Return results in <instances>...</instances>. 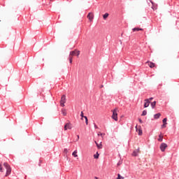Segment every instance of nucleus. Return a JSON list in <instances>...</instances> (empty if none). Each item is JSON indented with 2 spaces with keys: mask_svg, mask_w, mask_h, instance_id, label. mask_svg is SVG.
Wrapping results in <instances>:
<instances>
[{
  "mask_svg": "<svg viewBox=\"0 0 179 179\" xmlns=\"http://www.w3.org/2000/svg\"><path fill=\"white\" fill-rule=\"evenodd\" d=\"M149 104H150V101H149V99H145V103H144L145 108H148Z\"/></svg>",
  "mask_w": 179,
  "mask_h": 179,
  "instance_id": "9",
  "label": "nucleus"
},
{
  "mask_svg": "<svg viewBox=\"0 0 179 179\" xmlns=\"http://www.w3.org/2000/svg\"><path fill=\"white\" fill-rule=\"evenodd\" d=\"M95 179H99V178L98 177H95Z\"/></svg>",
  "mask_w": 179,
  "mask_h": 179,
  "instance_id": "34",
  "label": "nucleus"
},
{
  "mask_svg": "<svg viewBox=\"0 0 179 179\" xmlns=\"http://www.w3.org/2000/svg\"><path fill=\"white\" fill-rule=\"evenodd\" d=\"M132 30H133V31H143V29H142V28H134Z\"/></svg>",
  "mask_w": 179,
  "mask_h": 179,
  "instance_id": "14",
  "label": "nucleus"
},
{
  "mask_svg": "<svg viewBox=\"0 0 179 179\" xmlns=\"http://www.w3.org/2000/svg\"><path fill=\"white\" fill-rule=\"evenodd\" d=\"M95 143H96L98 149H102L103 148V144H101V143H100L99 144V143H97V141H95Z\"/></svg>",
  "mask_w": 179,
  "mask_h": 179,
  "instance_id": "12",
  "label": "nucleus"
},
{
  "mask_svg": "<svg viewBox=\"0 0 179 179\" xmlns=\"http://www.w3.org/2000/svg\"><path fill=\"white\" fill-rule=\"evenodd\" d=\"M80 116H81V120H83V118H85V115H83V112H81V114H80Z\"/></svg>",
  "mask_w": 179,
  "mask_h": 179,
  "instance_id": "29",
  "label": "nucleus"
},
{
  "mask_svg": "<svg viewBox=\"0 0 179 179\" xmlns=\"http://www.w3.org/2000/svg\"><path fill=\"white\" fill-rule=\"evenodd\" d=\"M161 115H162V114H160V113H157V114H155V115H154L155 120H157V119L160 118V116H161Z\"/></svg>",
  "mask_w": 179,
  "mask_h": 179,
  "instance_id": "15",
  "label": "nucleus"
},
{
  "mask_svg": "<svg viewBox=\"0 0 179 179\" xmlns=\"http://www.w3.org/2000/svg\"><path fill=\"white\" fill-rule=\"evenodd\" d=\"M167 148V144L162 143L160 145V149L162 152H164Z\"/></svg>",
  "mask_w": 179,
  "mask_h": 179,
  "instance_id": "7",
  "label": "nucleus"
},
{
  "mask_svg": "<svg viewBox=\"0 0 179 179\" xmlns=\"http://www.w3.org/2000/svg\"><path fill=\"white\" fill-rule=\"evenodd\" d=\"M150 100H153V98H152V97H151V98H150Z\"/></svg>",
  "mask_w": 179,
  "mask_h": 179,
  "instance_id": "33",
  "label": "nucleus"
},
{
  "mask_svg": "<svg viewBox=\"0 0 179 179\" xmlns=\"http://www.w3.org/2000/svg\"><path fill=\"white\" fill-rule=\"evenodd\" d=\"M159 142H163V136L160 134L158 138Z\"/></svg>",
  "mask_w": 179,
  "mask_h": 179,
  "instance_id": "18",
  "label": "nucleus"
},
{
  "mask_svg": "<svg viewBox=\"0 0 179 179\" xmlns=\"http://www.w3.org/2000/svg\"><path fill=\"white\" fill-rule=\"evenodd\" d=\"M65 103H66V96L65 95H62L60 101V106L62 107H65Z\"/></svg>",
  "mask_w": 179,
  "mask_h": 179,
  "instance_id": "3",
  "label": "nucleus"
},
{
  "mask_svg": "<svg viewBox=\"0 0 179 179\" xmlns=\"http://www.w3.org/2000/svg\"><path fill=\"white\" fill-rule=\"evenodd\" d=\"M64 153H66H66H68V149L65 148V149L64 150Z\"/></svg>",
  "mask_w": 179,
  "mask_h": 179,
  "instance_id": "30",
  "label": "nucleus"
},
{
  "mask_svg": "<svg viewBox=\"0 0 179 179\" xmlns=\"http://www.w3.org/2000/svg\"><path fill=\"white\" fill-rule=\"evenodd\" d=\"M163 124H162V128H166V125H167V118H164L162 120Z\"/></svg>",
  "mask_w": 179,
  "mask_h": 179,
  "instance_id": "10",
  "label": "nucleus"
},
{
  "mask_svg": "<svg viewBox=\"0 0 179 179\" xmlns=\"http://www.w3.org/2000/svg\"><path fill=\"white\" fill-rule=\"evenodd\" d=\"M138 121L141 124H142V122H143L141 119H138Z\"/></svg>",
  "mask_w": 179,
  "mask_h": 179,
  "instance_id": "31",
  "label": "nucleus"
},
{
  "mask_svg": "<svg viewBox=\"0 0 179 179\" xmlns=\"http://www.w3.org/2000/svg\"><path fill=\"white\" fill-rule=\"evenodd\" d=\"M62 114H63V115H66V110H65V109H62Z\"/></svg>",
  "mask_w": 179,
  "mask_h": 179,
  "instance_id": "21",
  "label": "nucleus"
},
{
  "mask_svg": "<svg viewBox=\"0 0 179 179\" xmlns=\"http://www.w3.org/2000/svg\"><path fill=\"white\" fill-rule=\"evenodd\" d=\"M0 172L3 173V169H2V164H0Z\"/></svg>",
  "mask_w": 179,
  "mask_h": 179,
  "instance_id": "27",
  "label": "nucleus"
},
{
  "mask_svg": "<svg viewBox=\"0 0 179 179\" xmlns=\"http://www.w3.org/2000/svg\"><path fill=\"white\" fill-rule=\"evenodd\" d=\"M77 138H78V139H79V136H78V137H77Z\"/></svg>",
  "mask_w": 179,
  "mask_h": 179,
  "instance_id": "35",
  "label": "nucleus"
},
{
  "mask_svg": "<svg viewBox=\"0 0 179 179\" xmlns=\"http://www.w3.org/2000/svg\"><path fill=\"white\" fill-rule=\"evenodd\" d=\"M113 115L112 118L115 121H118V108H115L113 110H112Z\"/></svg>",
  "mask_w": 179,
  "mask_h": 179,
  "instance_id": "1",
  "label": "nucleus"
},
{
  "mask_svg": "<svg viewBox=\"0 0 179 179\" xmlns=\"http://www.w3.org/2000/svg\"><path fill=\"white\" fill-rule=\"evenodd\" d=\"M68 129H72V124L68 122L64 125V131H68Z\"/></svg>",
  "mask_w": 179,
  "mask_h": 179,
  "instance_id": "6",
  "label": "nucleus"
},
{
  "mask_svg": "<svg viewBox=\"0 0 179 179\" xmlns=\"http://www.w3.org/2000/svg\"><path fill=\"white\" fill-rule=\"evenodd\" d=\"M99 152H96V154L94 155V159H99Z\"/></svg>",
  "mask_w": 179,
  "mask_h": 179,
  "instance_id": "24",
  "label": "nucleus"
},
{
  "mask_svg": "<svg viewBox=\"0 0 179 179\" xmlns=\"http://www.w3.org/2000/svg\"><path fill=\"white\" fill-rule=\"evenodd\" d=\"M78 150H75L73 153H72V155L74 157H78Z\"/></svg>",
  "mask_w": 179,
  "mask_h": 179,
  "instance_id": "19",
  "label": "nucleus"
},
{
  "mask_svg": "<svg viewBox=\"0 0 179 179\" xmlns=\"http://www.w3.org/2000/svg\"><path fill=\"white\" fill-rule=\"evenodd\" d=\"M140 152L141 151L139 150V148L136 150H134V152H133V156H138V154H139Z\"/></svg>",
  "mask_w": 179,
  "mask_h": 179,
  "instance_id": "13",
  "label": "nucleus"
},
{
  "mask_svg": "<svg viewBox=\"0 0 179 179\" xmlns=\"http://www.w3.org/2000/svg\"><path fill=\"white\" fill-rule=\"evenodd\" d=\"M146 114H148V112L146 110H143L141 115L145 116Z\"/></svg>",
  "mask_w": 179,
  "mask_h": 179,
  "instance_id": "26",
  "label": "nucleus"
},
{
  "mask_svg": "<svg viewBox=\"0 0 179 179\" xmlns=\"http://www.w3.org/2000/svg\"><path fill=\"white\" fill-rule=\"evenodd\" d=\"M103 135H105V134H102L101 132L98 133V136H103Z\"/></svg>",
  "mask_w": 179,
  "mask_h": 179,
  "instance_id": "28",
  "label": "nucleus"
},
{
  "mask_svg": "<svg viewBox=\"0 0 179 179\" xmlns=\"http://www.w3.org/2000/svg\"><path fill=\"white\" fill-rule=\"evenodd\" d=\"M94 128L97 129V125L94 124Z\"/></svg>",
  "mask_w": 179,
  "mask_h": 179,
  "instance_id": "32",
  "label": "nucleus"
},
{
  "mask_svg": "<svg viewBox=\"0 0 179 179\" xmlns=\"http://www.w3.org/2000/svg\"><path fill=\"white\" fill-rule=\"evenodd\" d=\"M3 166L6 169V177H8V176H9V174H10V173H12V168H10V166L8 165V164L7 162H5L3 164Z\"/></svg>",
  "mask_w": 179,
  "mask_h": 179,
  "instance_id": "2",
  "label": "nucleus"
},
{
  "mask_svg": "<svg viewBox=\"0 0 179 179\" xmlns=\"http://www.w3.org/2000/svg\"><path fill=\"white\" fill-rule=\"evenodd\" d=\"M75 55L79 57V55H80V51L75 50L73 51L70 52V57H75Z\"/></svg>",
  "mask_w": 179,
  "mask_h": 179,
  "instance_id": "4",
  "label": "nucleus"
},
{
  "mask_svg": "<svg viewBox=\"0 0 179 179\" xmlns=\"http://www.w3.org/2000/svg\"><path fill=\"white\" fill-rule=\"evenodd\" d=\"M84 118L85 120V124L86 125H87L89 124V120H87V117L85 116Z\"/></svg>",
  "mask_w": 179,
  "mask_h": 179,
  "instance_id": "22",
  "label": "nucleus"
},
{
  "mask_svg": "<svg viewBox=\"0 0 179 179\" xmlns=\"http://www.w3.org/2000/svg\"><path fill=\"white\" fill-rule=\"evenodd\" d=\"M108 16H110V14H108V13H106L103 15V20H107V17H108Z\"/></svg>",
  "mask_w": 179,
  "mask_h": 179,
  "instance_id": "16",
  "label": "nucleus"
},
{
  "mask_svg": "<svg viewBox=\"0 0 179 179\" xmlns=\"http://www.w3.org/2000/svg\"><path fill=\"white\" fill-rule=\"evenodd\" d=\"M69 59L70 64H72V59H73L72 56L70 55L69 57Z\"/></svg>",
  "mask_w": 179,
  "mask_h": 179,
  "instance_id": "25",
  "label": "nucleus"
},
{
  "mask_svg": "<svg viewBox=\"0 0 179 179\" xmlns=\"http://www.w3.org/2000/svg\"><path fill=\"white\" fill-rule=\"evenodd\" d=\"M87 17L89 19L90 22H93V20L94 19V14L93 13H89Z\"/></svg>",
  "mask_w": 179,
  "mask_h": 179,
  "instance_id": "5",
  "label": "nucleus"
},
{
  "mask_svg": "<svg viewBox=\"0 0 179 179\" xmlns=\"http://www.w3.org/2000/svg\"><path fill=\"white\" fill-rule=\"evenodd\" d=\"M151 106H152V108H155V107H156V101L151 103Z\"/></svg>",
  "mask_w": 179,
  "mask_h": 179,
  "instance_id": "20",
  "label": "nucleus"
},
{
  "mask_svg": "<svg viewBox=\"0 0 179 179\" xmlns=\"http://www.w3.org/2000/svg\"><path fill=\"white\" fill-rule=\"evenodd\" d=\"M151 3H152V9H153V10H156L157 9V5H155L153 2H151Z\"/></svg>",
  "mask_w": 179,
  "mask_h": 179,
  "instance_id": "17",
  "label": "nucleus"
},
{
  "mask_svg": "<svg viewBox=\"0 0 179 179\" xmlns=\"http://www.w3.org/2000/svg\"><path fill=\"white\" fill-rule=\"evenodd\" d=\"M124 178L121 176L120 173L117 174V178L116 179H124Z\"/></svg>",
  "mask_w": 179,
  "mask_h": 179,
  "instance_id": "23",
  "label": "nucleus"
},
{
  "mask_svg": "<svg viewBox=\"0 0 179 179\" xmlns=\"http://www.w3.org/2000/svg\"><path fill=\"white\" fill-rule=\"evenodd\" d=\"M148 64L150 68H155L156 66V64L152 62H148Z\"/></svg>",
  "mask_w": 179,
  "mask_h": 179,
  "instance_id": "11",
  "label": "nucleus"
},
{
  "mask_svg": "<svg viewBox=\"0 0 179 179\" xmlns=\"http://www.w3.org/2000/svg\"><path fill=\"white\" fill-rule=\"evenodd\" d=\"M136 132H138V135H142L143 132H142V130L141 129V126H139L138 127V125L136 126Z\"/></svg>",
  "mask_w": 179,
  "mask_h": 179,
  "instance_id": "8",
  "label": "nucleus"
}]
</instances>
